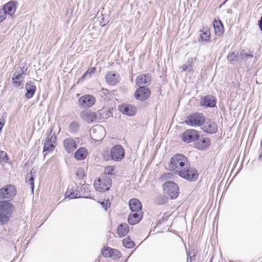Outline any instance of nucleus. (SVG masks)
<instances>
[{"label":"nucleus","instance_id":"de8ad7c7","mask_svg":"<svg viewBox=\"0 0 262 262\" xmlns=\"http://www.w3.org/2000/svg\"><path fill=\"white\" fill-rule=\"evenodd\" d=\"M6 18V12L3 9H0V23L4 20Z\"/></svg>","mask_w":262,"mask_h":262},{"label":"nucleus","instance_id":"37998d69","mask_svg":"<svg viewBox=\"0 0 262 262\" xmlns=\"http://www.w3.org/2000/svg\"><path fill=\"white\" fill-rule=\"evenodd\" d=\"M115 168L113 166H106L105 167L104 169V172L105 174H107L108 175H115Z\"/></svg>","mask_w":262,"mask_h":262},{"label":"nucleus","instance_id":"ddd939ff","mask_svg":"<svg viewBox=\"0 0 262 262\" xmlns=\"http://www.w3.org/2000/svg\"><path fill=\"white\" fill-rule=\"evenodd\" d=\"M150 90L145 86H139L135 92L134 96L137 100L143 101L147 99L150 95Z\"/></svg>","mask_w":262,"mask_h":262},{"label":"nucleus","instance_id":"b1692460","mask_svg":"<svg viewBox=\"0 0 262 262\" xmlns=\"http://www.w3.org/2000/svg\"><path fill=\"white\" fill-rule=\"evenodd\" d=\"M26 93L25 96L28 99L32 98L36 91V86L34 82L28 81L26 85Z\"/></svg>","mask_w":262,"mask_h":262},{"label":"nucleus","instance_id":"bb28decb","mask_svg":"<svg viewBox=\"0 0 262 262\" xmlns=\"http://www.w3.org/2000/svg\"><path fill=\"white\" fill-rule=\"evenodd\" d=\"M25 77L22 76V74L18 73L17 71L14 73L12 77V82L15 87L22 88L23 86V82Z\"/></svg>","mask_w":262,"mask_h":262},{"label":"nucleus","instance_id":"412c9836","mask_svg":"<svg viewBox=\"0 0 262 262\" xmlns=\"http://www.w3.org/2000/svg\"><path fill=\"white\" fill-rule=\"evenodd\" d=\"M151 78L149 74H143L137 76L136 79V84L138 86H142V85L149 84Z\"/></svg>","mask_w":262,"mask_h":262},{"label":"nucleus","instance_id":"2f4dec72","mask_svg":"<svg viewBox=\"0 0 262 262\" xmlns=\"http://www.w3.org/2000/svg\"><path fill=\"white\" fill-rule=\"evenodd\" d=\"M118 234L121 237L126 235L129 231V227L126 223L120 224L117 229Z\"/></svg>","mask_w":262,"mask_h":262},{"label":"nucleus","instance_id":"4c0bfd02","mask_svg":"<svg viewBox=\"0 0 262 262\" xmlns=\"http://www.w3.org/2000/svg\"><path fill=\"white\" fill-rule=\"evenodd\" d=\"M76 175L79 180H83L85 177L84 169L81 167L78 168L76 169Z\"/></svg>","mask_w":262,"mask_h":262},{"label":"nucleus","instance_id":"09e8293b","mask_svg":"<svg viewBox=\"0 0 262 262\" xmlns=\"http://www.w3.org/2000/svg\"><path fill=\"white\" fill-rule=\"evenodd\" d=\"M5 123V118L4 116H2L0 119V132L2 131L3 127Z\"/></svg>","mask_w":262,"mask_h":262},{"label":"nucleus","instance_id":"72a5a7b5","mask_svg":"<svg viewBox=\"0 0 262 262\" xmlns=\"http://www.w3.org/2000/svg\"><path fill=\"white\" fill-rule=\"evenodd\" d=\"M167 202V198L163 195H159L154 199L156 204L161 205L166 204Z\"/></svg>","mask_w":262,"mask_h":262},{"label":"nucleus","instance_id":"5fc2aeb1","mask_svg":"<svg viewBox=\"0 0 262 262\" xmlns=\"http://www.w3.org/2000/svg\"><path fill=\"white\" fill-rule=\"evenodd\" d=\"M85 181H84V182H83V184H82V183H80V185H82V186H81V187H85V188H86V187H88V186H87L86 185H84V184H85Z\"/></svg>","mask_w":262,"mask_h":262},{"label":"nucleus","instance_id":"58836bf2","mask_svg":"<svg viewBox=\"0 0 262 262\" xmlns=\"http://www.w3.org/2000/svg\"><path fill=\"white\" fill-rule=\"evenodd\" d=\"M96 71V68H89L83 75L82 78L83 79L86 78L87 77H91L92 74L95 73Z\"/></svg>","mask_w":262,"mask_h":262},{"label":"nucleus","instance_id":"6e6552de","mask_svg":"<svg viewBox=\"0 0 262 262\" xmlns=\"http://www.w3.org/2000/svg\"><path fill=\"white\" fill-rule=\"evenodd\" d=\"M80 117L83 121L88 123L98 122L101 119L100 113L93 112L88 110L81 112Z\"/></svg>","mask_w":262,"mask_h":262},{"label":"nucleus","instance_id":"6ab92c4d","mask_svg":"<svg viewBox=\"0 0 262 262\" xmlns=\"http://www.w3.org/2000/svg\"><path fill=\"white\" fill-rule=\"evenodd\" d=\"M143 213L142 211H131L128 217V222L130 225H134L140 222Z\"/></svg>","mask_w":262,"mask_h":262},{"label":"nucleus","instance_id":"c9c22d12","mask_svg":"<svg viewBox=\"0 0 262 262\" xmlns=\"http://www.w3.org/2000/svg\"><path fill=\"white\" fill-rule=\"evenodd\" d=\"M202 32L200 34V38L202 41H208L210 38V32L208 29L205 31H201Z\"/></svg>","mask_w":262,"mask_h":262},{"label":"nucleus","instance_id":"4468645a","mask_svg":"<svg viewBox=\"0 0 262 262\" xmlns=\"http://www.w3.org/2000/svg\"><path fill=\"white\" fill-rule=\"evenodd\" d=\"M95 102V97L91 95H85L78 99L79 105L82 107H90Z\"/></svg>","mask_w":262,"mask_h":262},{"label":"nucleus","instance_id":"ea45409f","mask_svg":"<svg viewBox=\"0 0 262 262\" xmlns=\"http://www.w3.org/2000/svg\"><path fill=\"white\" fill-rule=\"evenodd\" d=\"M9 158L7 153L4 151H0V163H6L8 162Z\"/></svg>","mask_w":262,"mask_h":262},{"label":"nucleus","instance_id":"7ed1b4c3","mask_svg":"<svg viewBox=\"0 0 262 262\" xmlns=\"http://www.w3.org/2000/svg\"><path fill=\"white\" fill-rule=\"evenodd\" d=\"M177 174L181 178L190 182L195 181L199 177V172L194 167L187 163L183 168L179 170Z\"/></svg>","mask_w":262,"mask_h":262},{"label":"nucleus","instance_id":"a19ab883","mask_svg":"<svg viewBox=\"0 0 262 262\" xmlns=\"http://www.w3.org/2000/svg\"><path fill=\"white\" fill-rule=\"evenodd\" d=\"M53 132V128H51L50 129V133H48V137H49V140L50 142H52L54 144H55L56 145V140H57V137L55 135V133L53 134L51 136V134Z\"/></svg>","mask_w":262,"mask_h":262},{"label":"nucleus","instance_id":"cd10ccee","mask_svg":"<svg viewBox=\"0 0 262 262\" xmlns=\"http://www.w3.org/2000/svg\"><path fill=\"white\" fill-rule=\"evenodd\" d=\"M210 144V141L209 138H203L195 143L194 147L200 150H204L207 148Z\"/></svg>","mask_w":262,"mask_h":262},{"label":"nucleus","instance_id":"a211bd4d","mask_svg":"<svg viewBox=\"0 0 262 262\" xmlns=\"http://www.w3.org/2000/svg\"><path fill=\"white\" fill-rule=\"evenodd\" d=\"M118 110L123 114L133 116L136 113V108L132 105L122 104L118 106Z\"/></svg>","mask_w":262,"mask_h":262},{"label":"nucleus","instance_id":"49530a36","mask_svg":"<svg viewBox=\"0 0 262 262\" xmlns=\"http://www.w3.org/2000/svg\"><path fill=\"white\" fill-rule=\"evenodd\" d=\"M100 203L105 210H107L108 204L109 205V206H110V203H109L108 200L100 202Z\"/></svg>","mask_w":262,"mask_h":262},{"label":"nucleus","instance_id":"f03ea898","mask_svg":"<svg viewBox=\"0 0 262 262\" xmlns=\"http://www.w3.org/2000/svg\"><path fill=\"white\" fill-rule=\"evenodd\" d=\"M188 163L187 158L183 155L176 154L170 159L169 168L170 170L174 171L175 173L177 174L179 170L181 169V168H183Z\"/></svg>","mask_w":262,"mask_h":262},{"label":"nucleus","instance_id":"f3484780","mask_svg":"<svg viewBox=\"0 0 262 262\" xmlns=\"http://www.w3.org/2000/svg\"><path fill=\"white\" fill-rule=\"evenodd\" d=\"M202 129L205 133L213 134L217 130V125L215 122L208 120L204 123Z\"/></svg>","mask_w":262,"mask_h":262},{"label":"nucleus","instance_id":"864d4df0","mask_svg":"<svg viewBox=\"0 0 262 262\" xmlns=\"http://www.w3.org/2000/svg\"><path fill=\"white\" fill-rule=\"evenodd\" d=\"M29 173H32V175H34V176H35L36 173V169H35L34 168L32 169L30 172Z\"/></svg>","mask_w":262,"mask_h":262},{"label":"nucleus","instance_id":"aec40b11","mask_svg":"<svg viewBox=\"0 0 262 262\" xmlns=\"http://www.w3.org/2000/svg\"><path fill=\"white\" fill-rule=\"evenodd\" d=\"M105 79L109 85H115L120 81V76L119 74L109 72L105 75Z\"/></svg>","mask_w":262,"mask_h":262},{"label":"nucleus","instance_id":"a878e982","mask_svg":"<svg viewBox=\"0 0 262 262\" xmlns=\"http://www.w3.org/2000/svg\"><path fill=\"white\" fill-rule=\"evenodd\" d=\"M213 25L215 35L219 36H221L224 33V29L221 20L219 18L217 19H214Z\"/></svg>","mask_w":262,"mask_h":262},{"label":"nucleus","instance_id":"0eeeda50","mask_svg":"<svg viewBox=\"0 0 262 262\" xmlns=\"http://www.w3.org/2000/svg\"><path fill=\"white\" fill-rule=\"evenodd\" d=\"M112 184L111 178L108 177H103L99 178L94 183L95 189L99 192H104L110 189Z\"/></svg>","mask_w":262,"mask_h":262},{"label":"nucleus","instance_id":"79ce46f5","mask_svg":"<svg viewBox=\"0 0 262 262\" xmlns=\"http://www.w3.org/2000/svg\"><path fill=\"white\" fill-rule=\"evenodd\" d=\"M192 62H193V59L191 58H189L188 59L187 63L186 64H184L182 68H183V70L185 71H190L191 70V64H192Z\"/></svg>","mask_w":262,"mask_h":262},{"label":"nucleus","instance_id":"5701e85b","mask_svg":"<svg viewBox=\"0 0 262 262\" xmlns=\"http://www.w3.org/2000/svg\"><path fill=\"white\" fill-rule=\"evenodd\" d=\"M16 4H17V2L9 1L4 6L2 9L5 12H6V15L7 14L11 16L13 15L16 9Z\"/></svg>","mask_w":262,"mask_h":262},{"label":"nucleus","instance_id":"c85d7f7f","mask_svg":"<svg viewBox=\"0 0 262 262\" xmlns=\"http://www.w3.org/2000/svg\"><path fill=\"white\" fill-rule=\"evenodd\" d=\"M55 147L56 145L54 144L52 142H50L49 140V137H47L45 140L43 148V152H46V153L44 155V156H45V155H47L48 152H52Z\"/></svg>","mask_w":262,"mask_h":262},{"label":"nucleus","instance_id":"603ef678","mask_svg":"<svg viewBox=\"0 0 262 262\" xmlns=\"http://www.w3.org/2000/svg\"><path fill=\"white\" fill-rule=\"evenodd\" d=\"M258 25L260 31H262V16L260 17V20H259L258 21Z\"/></svg>","mask_w":262,"mask_h":262},{"label":"nucleus","instance_id":"473e14b6","mask_svg":"<svg viewBox=\"0 0 262 262\" xmlns=\"http://www.w3.org/2000/svg\"><path fill=\"white\" fill-rule=\"evenodd\" d=\"M80 129L79 123L75 121H72L69 124V132L70 133H77Z\"/></svg>","mask_w":262,"mask_h":262},{"label":"nucleus","instance_id":"3c124183","mask_svg":"<svg viewBox=\"0 0 262 262\" xmlns=\"http://www.w3.org/2000/svg\"><path fill=\"white\" fill-rule=\"evenodd\" d=\"M108 23L107 20H105V18L103 17L100 21V25L102 27H104Z\"/></svg>","mask_w":262,"mask_h":262},{"label":"nucleus","instance_id":"2eb2a0df","mask_svg":"<svg viewBox=\"0 0 262 262\" xmlns=\"http://www.w3.org/2000/svg\"><path fill=\"white\" fill-rule=\"evenodd\" d=\"M104 129L101 125L94 126L90 132V135L94 140H101L104 136Z\"/></svg>","mask_w":262,"mask_h":262},{"label":"nucleus","instance_id":"f704fd0d","mask_svg":"<svg viewBox=\"0 0 262 262\" xmlns=\"http://www.w3.org/2000/svg\"><path fill=\"white\" fill-rule=\"evenodd\" d=\"M34 177L35 176L32 175V173H27L26 179V182L31 185V188L33 193L34 188Z\"/></svg>","mask_w":262,"mask_h":262},{"label":"nucleus","instance_id":"7c9ffc66","mask_svg":"<svg viewBox=\"0 0 262 262\" xmlns=\"http://www.w3.org/2000/svg\"><path fill=\"white\" fill-rule=\"evenodd\" d=\"M228 61L232 64H235L236 62L241 61V56H239L238 53L235 52H230L227 56Z\"/></svg>","mask_w":262,"mask_h":262},{"label":"nucleus","instance_id":"a18cd8bd","mask_svg":"<svg viewBox=\"0 0 262 262\" xmlns=\"http://www.w3.org/2000/svg\"><path fill=\"white\" fill-rule=\"evenodd\" d=\"M172 176H173V174L172 173L167 172V173H165L163 174L161 176V178L163 180H167L168 179H170Z\"/></svg>","mask_w":262,"mask_h":262},{"label":"nucleus","instance_id":"9d476101","mask_svg":"<svg viewBox=\"0 0 262 262\" xmlns=\"http://www.w3.org/2000/svg\"><path fill=\"white\" fill-rule=\"evenodd\" d=\"M111 159L115 161H121L125 157V151L120 145L114 146L110 152Z\"/></svg>","mask_w":262,"mask_h":262},{"label":"nucleus","instance_id":"1a4fd4ad","mask_svg":"<svg viewBox=\"0 0 262 262\" xmlns=\"http://www.w3.org/2000/svg\"><path fill=\"white\" fill-rule=\"evenodd\" d=\"M83 189H85V187H78L75 186L70 185L67 190L66 195L70 199L79 198L81 197H85L84 192Z\"/></svg>","mask_w":262,"mask_h":262},{"label":"nucleus","instance_id":"f8f14e48","mask_svg":"<svg viewBox=\"0 0 262 262\" xmlns=\"http://www.w3.org/2000/svg\"><path fill=\"white\" fill-rule=\"evenodd\" d=\"M79 143V138H66L63 141L64 149L68 153H71L74 151L77 147V143Z\"/></svg>","mask_w":262,"mask_h":262},{"label":"nucleus","instance_id":"423d86ee","mask_svg":"<svg viewBox=\"0 0 262 262\" xmlns=\"http://www.w3.org/2000/svg\"><path fill=\"white\" fill-rule=\"evenodd\" d=\"M16 189L14 185L8 184L0 189V200H12L15 196Z\"/></svg>","mask_w":262,"mask_h":262},{"label":"nucleus","instance_id":"c03bdc74","mask_svg":"<svg viewBox=\"0 0 262 262\" xmlns=\"http://www.w3.org/2000/svg\"><path fill=\"white\" fill-rule=\"evenodd\" d=\"M240 56L241 58V60L245 58H252L253 57V55L251 54L245 53L244 50L241 51L240 54Z\"/></svg>","mask_w":262,"mask_h":262},{"label":"nucleus","instance_id":"6e6d98bb","mask_svg":"<svg viewBox=\"0 0 262 262\" xmlns=\"http://www.w3.org/2000/svg\"><path fill=\"white\" fill-rule=\"evenodd\" d=\"M259 159L262 160V155L259 156Z\"/></svg>","mask_w":262,"mask_h":262},{"label":"nucleus","instance_id":"4be33fe9","mask_svg":"<svg viewBox=\"0 0 262 262\" xmlns=\"http://www.w3.org/2000/svg\"><path fill=\"white\" fill-rule=\"evenodd\" d=\"M200 105L206 107H213L215 106V99L212 95L205 96L202 98Z\"/></svg>","mask_w":262,"mask_h":262},{"label":"nucleus","instance_id":"e433bc0d","mask_svg":"<svg viewBox=\"0 0 262 262\" xmlns=\"http://www.w3.org/2000/svg\"><path fill=\"white\" fill-rule=\"evenodd\" d=\"M122 244L123 246L126 248H133L135 246L134 242L129 238L126 237L123 239Z\"/></svg>","mask_w":262,"mask_h":262},{"label":"nucleus","instance_id":"20e7f679","mask_svg":"<svg viewBox=\"0 0 262 262\" xmlns=\"http://www.w3.org/2000/svg\"><path fill=\"white\" fill-rule=\"evenodd\" d=\"M205 121V117L200 113H191L188 116L185 122L193 127L201 126Z\"/></svg>","mask_w":262,"mask_h":262},{"label":"nucleus","instance_id":"9b49d317","mask_svg":"<svg viewBox=\"0 0 262 262\" xmlns=\"http://www.w3.org/2000/svg\"><path fill=\"white\" fill-rule=\"evenodd\" d=\"M200 138L199 133L195 129H189L185 131L182 136L183 141L190 143L198 141Z\"/></svg>","mask_w":262,"mask_h":262},{"label":"nucleus","instance_id":"39448f33","mask_svg":"<svg viewBox=\"0 0 262 262\" xmlns=\"http://www.w3.org/2000/svg\"><path fill=\"white\" fill-rule=\"evenodd\" d=\"M163 190L171 199H176L179 194L178 185L174 182L168 181L163 184Z\"/></svg>","mask_w":262,"mask_h":262},{"label":"nucleus","instance_id":"c756f323","mask_svg":"<svg viewBox=\"0 0 262 262\" xmlns=\"http://www.w3.org/2000/svg\"><path fill=\"white\" fill-rule=\"evenodd\" d=\"M87 155V149L84 147H80L75 152L74 157L78 160H82L86 158Z\"/></svg>","mask_w":262,"mask_h":262},{"label":"nucleus","instance_id":"dca6fc26","mask_svg":"<svg viewBox=\"0 0 262 262\" xmlns=\"http://www.w3.org/2000/svg\"><path fill=\"white\" fill-rule=\"evenodd\" d=\"M101 253L104 257L113 259L119 258L121 255V253L118 250L107 246L104 247L102 249Z\"/></svg>","mask_w":262,"mask_h":262},{"label":"nucleus","instance_id":"393cba45","mask_svg":"<svg viewBox=\"0 0 262 262\" xmlns=\"http://www.w3.org/2000/svg\"><path fill=\"white\" fill-rule=\"evenodd\" d=\"M128 204L131 211H141L142 207V203L138 199L136 198L131 199L129 201Z\"/></svg>","mask_w":262,"mask_h":262},{"label":"nucleus","instance_id":"f257e3e1","mask_svg":"<svg viewBox=\"0 0 262 262\" xmlns=\"http://www.w3.org/2000/svg\"><path fill=\"white\" fill-rule=\"evenodd\" d=\"M15 207L12 203L7 201H0V223L3 225L8 222Z\"/></svg>","mask_w":262,"mask_h":262},{"label":"nucleus","instance_id":"8fccbe9b","mask_svg":"<svg viewBox=\"0 0 262 262\" xmlns=\"http://www.w3.org/2000/svg\"><path fill=\"white\" fill-rule=\"evenodd\" d=\"M27 70V68H26L25 66H24L22 68H20V71H18V73L19 74H22V76H24L26 75V72Z\"/></svg>","mask_w":262,"mask_h":262}]
</instances>
